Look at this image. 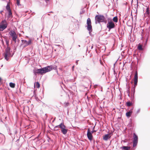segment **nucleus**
<instances>
[{
    "label": "nucleus",
    "instance_id": "nucleus-1",
    "mask_svg": "<svg viewBox=\"0 0 150 150\" xmlns=\"http://www.w3.org/2000/svg\"><path fill=\"white\" fill-rule=\"evenodd\" d=\"M95 23H100V22H104L106 23L107 20L105 16L103 15H97L95 17Z\"/></svg>",
    "mask_w": 150,
    "mask_h": 150
},
{
    "label": "nucleus",
    "instance_id": "nucleus-2",
    "mask_svg": "<svg viewBox=\"0 0 150 150\" xmlns=\"http://www.w3.org/2000/svg\"><path fill=\"white\" fill-rule=\"evenodd\" d=\"M10 48L9 47H7L6 48L5 52L4 53V56L5 59L7 61L8 60L9 58L12 56L13 55H11L10 52Z\"/></svg>",
    "mask_w": 150,
    "mask_h": 150
},
{
    "label": "nucleus",
    "instance_id": "nucleus-3",
    "mask_svg": "<svg viewBox=\"0 0 150 150\" xmlns=\"http://www.w3.org/2000/svg\"><path fill=\"white\" fill-rule=\"evenodd\" d=\"M86 24H87V25L86 26L87 29L89 31V33L90 35L91 32L93 30L91 20L90 18H89L87 19Z\"/></svg>",
    "mask_w": 150,
    "mask_h": 150
},
{
    "label": "nucleus",
    "instance_id": "nucleus-4",
    "mask_svg": "<svg viewBox=\"0 0 150 150\" xmlns=\"http://www.w3.org/2000/svg\"><path fill=\"white\" fill-rule=\"evenodd\" d=\"M9 34L12 37V40L15 42H16V40L17 38V36L15 31L12 30H11L9 32Z\"/></svg>",
    "mask_w": 150,
    "mask_h": 150
},
{
    "label": "nucleus",
    "instance_id": "nucleus-5",
    "mask_svg": "<svg viewBox=\"0 0 150 150\" xmlns=\"http://www.w3.org/2000/svg\"><path fill=\"white\" fill-rule=\"evenodd\" d=\"M133 146L135 147L136 146L138 141V137L137 136L135 133H133Z\"/></svg>",
    "mask_w": 150,
    "mask_h": 150
},
{
    "label": "nucleus",
    "instance_id": "nucleus-6",
    "mask_svg": "<svg viewBox=\"0 0 150 150\" xmlns=\"http://www.w3.org/2000/svg\"><path fill=\"white\" fill-rule=\"evenodd\" d=\"M42 69L43 74H45L52 70V67L51 66H48L42 68Z\"/></svg>",
    "mask_w": 150,
    "mask_h": 150
},
{
    "label": "nucleus",
    "instance_id": "nucleus-7",
    "mask_svg": "<svg viewBox=\"0 0 150 150\" xmlns=\"http://www.w3.org/2000/svg\"><path fill=\"white\" fill-rule=\"evenodd\" d=\"M6 22L5 20L2 21L0 24V30L2 31L5 29H6L7 25V23L4 24V22Z\"/></svg>",
    "mask_w": 150,
    "mask_h": 150
},
{
    "label": "nucleus",
    "instance_id": "nucleus-8",
    "mask_svg": "<svg viewBox=\"0 0 150 150\" xmlns=\"http://www.w3.org/2000/svg\"><path fill=\"white\" fill-rule=\"evenodd\" d=\"M115 27V24L112 21L108 22L107 27L109 30L114 28Z\"/></svg>",
    "mask_w": 150,
    "mask_h": 150
},
{
    "label": "nucleus",
    "instance_id": "nucleus-9",
    "mask_svg": "<svg viewBox=\"0 0 150 150\" xmlns=\"http://www.w3.org/2000/svg\"><path fill=\"white\" fill-rule=\"evenodd\" d=\"M138 80V73L137 71H136L135 72V75L134 78V83L133 86L136 87L137 85Z\"/></svg>",
    "mask_w": 150,
    "mask_h": 150
},
{
    "label": "nucleus",
    "instance_id": "nucleus-10",
    "mask_svg": "<svg viewBox=\"0 0 150 150\" xmlns=\"http://www.w3.org/2000/svg\"><path fill=\"white\" fill-rule=\"evenodd\" d=\"M21 41L23 43V44L24 45V47H25L30 44L31 43V40H30L28 41H27L26 40H22Z\"/></svg>",
    "mask_w": 150,
    "mask_h": 150
},
{
    "label": "nucleus",
    "instance_id": "nucleus-11",
    "mask_svg": "<svg viewBox=\"0 0 150 150\" xmlns=\"http://www.w3.org/2000/svg\"><path fill=\"white\" fill-rule=\"evenodd\" d=\"M33 72L35 75L38 74H43L42 68L40 69H35L33 70Z\"/></svg>",
    "mask_w": 150,
    "mask_h": 150
},
{
    "label": "nucleus",
    "instance_id": "nucleus-12",
    "mask_svg": "<svg viewBox=\"0 0 150 150\" xmlns=\"http://www.w3.org/2000/svg\"><path fill=\"white\" fill-rule=\"evenodd\" d=\"M87 136L88 139L90 141L92 140L93 136L92 134L90 132V130L89 128H88L87 130Z\"/></svg>",
    "mask_w": 150,
    "mask_h": 150
},
{
    "label": "nucleus",
    "instance_id": "nucleus-13",
    "mask_svg": "<svg viewBox=\"0 0 150 150\" xmlns=\"http://www.w3.org/2000/svg\"><path fill=\"white\" fill-rule=\"evenodd\" d=\"M65 125L63 123H60L59 125L55 126L54 127V130H58V129H56L57 128H60L61 129L63 127H64Z\"/></svg>",
    "mask_w": 150,
    "mask_h": 150
},
{
    "label": "nucleus",
    "instance_id": "nucleus-14",
    "mask_svg": "<svg viewBox=\"0 0 150 150\" xmlns=\"http://www.w3.org/2000/svg\"><path fill=\"white\" fill-rule=\"evenodd\" d=\"M66 127V126H65L64 127H63L61 129V132L64 134H66L67 133L68 130L67 129H65Z\"/></svg>",
    "mask_w": 150,
    "mask_h": 150
},
{
    "label": "nucleus",
    "instance_id": "nucleus-15",
    "mask_svg": "<svg viewBox=\"0 0 150 150\" xmlns=\"http://www.w3.org/2000/svg\"><path fill=\"white\" fill-rule=\"evenodd\" d=\"M110 134H105L103 138V139L107 141L108 139L110 138L111 137V136H110Z\"/></svg>",
    "mask_w": 150,
    "mask_h": 150
},
{
    "label": "nucleus",
    "instance_id": "nucleus-16",
    "mask_svg": "<svg viewBox=\"0 0 150 150\" xmlns=\"http://www.w3.org/2000/svg\"><path fill=\"white\" fill-rule=\"evenodd\" d=\"M130 147L129 146H123L120 148V149L122 150H129L130 149Z\"/></svg>",
    "mask_w": 150,
    "mask_h": 150
},
{
    "label": "nucleus",
    "instance_id": "nucleus-17",
    "mask_svg": "<svg viewBox=\"0 0 150 150\" xmlns=\"http://www.w3.org/2000/svg\"><path fill=\"white\" fill-rule=\"evenodd\" d=\"M132 113V111L130 110H129V111L127 112L126 113V115L127 117H130Z\"/></svg>",
    "mask_w": 150,
    "mask_h": 150
},
{
    "label": "nucleus",
    "instance_id": "nucleus-18",
    "mask_svg": "<svg viewBox=\"0 0 150 150\" xmlns=\"http://www.w3.org/2000/svg\"><path fill=\"white\" fill-rule=\"evenodd\" d=\"M52 67V69H53L54 70H56L57 72V66L56 65H50Z\"/></svg>",
    "mask_w": 150,
    "mask_h": 150
},
{
    "label": "nucleus",
    "instance_id": "nucleus-19",
    "mask_svg": "<svg viewBox=\"0 0 150 150\" xmlns=\"http://www.w3.org/2000/svg\"><path fill=\"white\" fill-rule=\"evenodd\" d=\"M8 17L9 18L11 17V16H12V13L11 12V10L10 9H8Z\"/></svg>",
    "mask_w": 150,
    "mask_h": 150
},
{
    "label": "nucleus",
    "instance_id": "nucleus-20",
    "mask_svg": "<svg viewBox=\"0 0 150 150\" xmlns=\"http://www.w3.org/2000/svg\"><path fill=\"white\" fill-rule=\"evenodd\" d=\"M137 49L138 50H143L142 47V46L140 44L138 45L137 46Z\"/></svg>",
    "mask_w": 150,
    "mask_h": 150
},
{
    "label": "nucleus",
    "instance_id": "nucleus-21",
    "mask_svg": "<svg viewBox=\"0 0 150 150\" xmlns=\"http://www.w3.org/2000/svg\"><path fill=\"white\" fill-rule=\"evenodd\" d=\"M114 22L117 23L118 21V18L117 16H115L112 19Z\"/></svg>",
    "mask_w": 150,
    "mask_h": 150
},
{
    "label": "nucleus",
    "instance_id": "nucleus-22",
    "mask_svg": "<svg viewBox=\"0 0 150 150\" xmlns=\"http://www.w3.org/2000/svg\"><path fill=\"white\" fill-rule=\"evenodd\" d=\"M9 86L11 87L14 88L15 86V84L14 83L11 82L9 83Z\"/></svg>",
    "mask_w": 150,
    "mask_h": 150
},
{
    "label": "nucleus",
    "instance_id": "nucleus-23",
    "mask_svg": "<svg viewBox=\"0 0 150 150\" xmlns=\"http://www.w3.org/2000/svg\"><path fill=\"white\" fill-rule=\"evenodd\" d=\"M149 7H148L146 8V11L145 12V14L149 15L150 13L149 12Z\"/></svg>",
    "mask_w": 150,
    "mask_h": 150
},
{
    "label": "nucleus",
    "instance_id": "nucleus-24",
    "mask_svg": "<svg viewBox=\"0 0 150 150\" xmlns=\"http://www.w3.org/2000/svg\"><path fill=\"white\" fill-rule=\"evenodd\" d=\"M126 105L127 106H131L132 104V103L130 102H127L126 103Z\"/></svg>",
    "mask_w": 150,
    "mask_h": 150
},
{
    "label": "nucleus",
    "instance_id": "nucleus-25",
    "mask_svg": "<svg viewBox=\"0 0 150 150\" xmlns=\"http://www.w3.org/2000/svg\"><path fill=\"white\" fill-rule=\"evenodd\" d=\"M85 10L84 9V8H82L81 10V11L80 12V14H82L83 13H84L85 12Z\"/></svg>",
    "mask_w": 150,
    "mask_h": 150
},
{
    "label": "nucleus",
    "instance_id": "nucleus-26",
    "mask_svg": "<svg viewBox=\"0 0 150 150\" xmlns=\"http://www.w3.org/2000/svg\"><path fill=\"white\" fill-rule=\"evenodd\" d=\"M135 88H136L135 87L133 86V87L132 88V92H133V94H134V93L135 92Z\"/></svg>",
    "mask_w": 150,
    "mask_h": 150
},
{
    "label": "nucleus",
    "instance_id": "nucleus-27",
    "mask_svg": "<svg viewBox=\"0 0 150 150\" xmlns=\"http://www.w3.org/2000/svg\"><path fill=\"white\" fill-rule=\"evenodd\" d=\"M36 87L37 88H40V83H39L38 82H36Z\"/></svg>",
    "mask_w": 150,
    "mask_h": 150
},
{
    "label": "nucleus",
    "instance_id": "nucleus-28",
    "mask_svg": "<svg viewBox=\"0 0 150 150\" xmlns=\"http://www.w3.org/2000/svg\"><path fill=\"white\" fill-rule=\"evenodd\" d=\"M6 44L7 45V47H8L9 45V40L7 39H6L5 40Z\"/></svg>",
    "mask_w": 150,
    "mask_h": 150
},
{
    "label": "nucleus",
    "instance_id": "nucleus-29",
    "mask_svg": "<svg viewBox=\"0 0 150 150\" xmlns=\"http://www.w3.org/2000/svg\"><path fill=\"white\" fill-rule=\"evenodd\" d=\"M16 2L18 6H19L21 5V4L20 3V0H16Z\"/></svg>",
    "mask_w": 150,
    "mask_h": 150
},
{
    "label": "nucleus",
    "instance_id": "nucleus-30",
    "mask_svg": "<svg viewBox=\"0 0 150 150\" xmlns=\"http://www.w3.org/2000/svg\"><path fill=\"white\" fill-rule=\"evenodd\" d=\"M148 38L147 37L146 40L145 42H144V45L145 46H146V45L147 44V41L148 40Z\"/></svg>",
    "mask_w": 150,
    "mask_h": 150
},
{
    "label": "nucleus",
    "instance_id": "nucleus-31",
    "mask_svg": "<svg viewBox=\"0 0 150 150\" xmlns=\"http://www.w3.org/2000/svg\"><path fill=\"white\" fill-rule=\"evenodd\" d=\"M6 9H7V10L8 11V9H10V6H8V5H7V6H6Z\"/></svg>",
    "mask_w": 150,
    "mask_h": 150
},
{
    "label": "nucleus",
    "instance_id": "nucleus-32",
    "mask_svg": "<svg viewBox=\"0 0 150 150\" xmlns=\"http://www.w3.org/2000/svg\"><path fill=\"white\" fill-rule=\"evenodd\" d=\"M140 108L137 111V114H138L140 112Z\"/></svg>",
    "mask_w": 150,
    "mask_h": 150
},
{
    "label": "nucleus",
    "instance_id": "nucleus-33",
    "mask_svg": "<svg viewBox=\"0 0 150 150\" xmlns=\"http://www.w3.org/2000/svg\"><path fill=\"white\" fill-rule=\"evenodd\" d=\"M96 132V131L94 130H93L91 131H90V132H91V133L92 134V133H94V132Z\"/></svg>",
    "mask_w": 150,
    "mask_h": 150
},
{
    "label": "nucleus",
    "instance_id": "nucleus-34",
    "mask_svg": "<svg viewBox=\"0 0 150 150\" xmlns=\"http://www.w3.org/2000/svg\"><path fill=\"white\" fill-rule=\"evenodd\" d=\"M78 61H79V60H76V65L78 64Z\"/></svg>",
    "mask_w": 150,
    "mask_h": 150
},
{
    "label": "nucleus",
    "instance_id": "nucleus-35",
    "mask_svg": "<svg viewBox=\"0 0 150 150\" xmlns=\"http://www.w3.org/2000/svg\"><path fill=\"white\" fill-rule=\"evenodd\" d=\"M141 36H142V37H141V40H142L143 39V35H142V34H141Z\"/></svg>",
    "mask_w": 150,
    "mask_h": 150
},
{
    "label": "nucleus",
    "instance_id": "nucleus-36",
    "mask_svg": "<svg viewBox=\"0 0 150 150\" xmlns=\"http://www.w3.org/2000/svg\"><path fill=\"white\" fill-rule=\"evenodd\" d=\"M55 46H58V47H59L60 46V45H54Z\"/></svg>",
    "mask_w": 150,
    "mask_h": 150
},
{
    "label": "nucleus",
    "instance_id": "nucleus-37",
    "mask_svg": "<svg viewBox=\"0 0 150 150\" xmlns=\"http://www.w3.org/2000/svg\"><path fill=\"white\" fill-rule=\"evenodd\" d=\"M74 66H73L72 67V69L73 70L74 69Z\"/></svg>",
    "mask_w": 150,
    "mask_h": 150
},
{
    "label": "nucleus",
    "instance_id": "nucleus-38",
    "mask_svg": "<svg viewBox=\"0 0 150 150\" xmlns=\"http://www.w3.org/2000/svg\"><path fill=\"white\" fill-rule=\"evenodd\" d=\"M35 14V13H34V12L33 13H32V15H34V14Z\"/></svg>",
    "mask_w": 150,
    "mask_h": 150
},
{
    "label": "nucleus",
    "instance_id": "nucleus-39",
    "mask_svg": "<svg viewBox=\"0 0 150 150\" xmlns=\"http://www.w3.org/2000/svg\"><path fill=\"white\" fill-rule=\"evenodd\" d=\"M122 141L123 142H125V140H124V141H123V140H122Z\"/></svg>",
    "mask_w": 150,
    "mask_h": 150
},
{
    "label": "nucleus",
    "instance_id": "nucleus-40",
    "mask_svg": "<svg viewBox=\"0 0 150 150\" xmlns=\"http://www.w3.org/2000/svg\"><path fill=\"white\" fill-rule=\"evenodd\" d=\"M1 77H0V82L1 81Z\"/></svg>",
    "mask_w": 150,
    "mask_h": 150
},
{
    "label": "nucleus",
    "instance_id": "nucleus-41",
    "mask_svg": "<svg viewBox=\"0 0 150 150\" xmlns=\"http://www.w3.org/2000/svg\"><path fill=\"white\" fill-rule=\"evenodd\" d=\"M2 43L4 44V42L3 41H2Z\"/></svg>",
    "mask_w": 150,
    "mask_h": 150
},
{
    "label": "nucleus",
    "instance_id": "nucleus-42",
    "mask_svg": "<svg viewBox=\"0 0 150 150\" xmlns=\"http://www.w3.org/2000/svg\"><path fill=\"white\" fill-rule=\"evenodd\" d=\"M2 11H0V13H1Z\"/></svg>",
    "mask_w": 150,
    "mask_h": 150
},
{
    "label": "nucleus",
    "instance_id": "nucleus-43",
    "mask_svg": "<svg viewBox=\"0 0 150 150\" xmlns=\"http://www.w3.org/2000/svg\"><path fill=\"white\" fill-rule=\"evenodd\" d=\"M94 127H93V129H94Z\"/></svg>",
    "mask_w": 150,
    "mask_h": 150
},
{
    "label": "nucleus",
    "instance_id": "nucleus-44",
    "mask_svg": "<svg viewBox=\"0 0 150 150\" xmlns=\"http://www.w3.org/2000/svg\"><path fill=\"white\" fill-rule=\"evenodd\" d=\"M93 46H92V47H91V48L92 49V48H93Z\"/></svg>",
    "mask_w": 150,
    "mask_h": 150
},
{
    "label": "nucleus",
    "instance_id": "nucleus-45",
    "mask_svg": "<svg viewBox=\"0 0 150 150\" xmlns=\"http://www.w3.org/2000/svg\"><path fill=\"white\" fill-rule=\"evenodd\" d=\"M87 70H88V69L87 68Z\"/></svg>",
    "mask_w": 150,
    "mask_h": 150
},
{
    "label": "nucleus",
    "instance_id": "nucleus-46",
    "mask_svg": "<svg viewBox=\"0 0 150 150\" xmlns=\"http://www.w3.org/2000/svg\"><path fill=\"white\" fill-rule=\"evenodd\" d=\"M79 47H80V45H79Z\"/></svg>",
    "mask_w": 150,
    "mask_h": 150
}]
</instances>
